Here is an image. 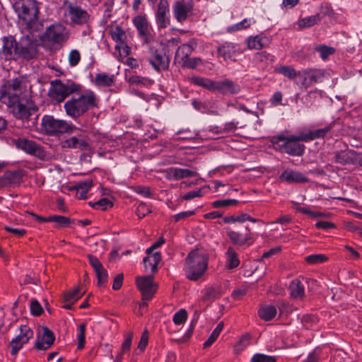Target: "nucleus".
Segmentation results:
<instances>
[{"label":"nucleus","mask_w":362,"mask_h":362,"mask_svg":"<svg viewBox=\"0 0 362 362\" xmlns=\"http://www.w3.org/2000/svg\"><path fill=\"white\" fill-rule=\"evenodd\" d=\"M61 147L65 148H78L81 151L88 150L89 144L84 134L74 136L61 142Z\"/></svg>","instance_id":"obj_20"},{"label":"nucleus","mask_w":362,"mask_h":362,"mask_svg":"<svg viewBox=\"0 0 362 362\" xmlns=\"http://www.w3.org/2000/svg\"><path fill=\"white\" fill-rule=\"evenodd\" d=\"M16 147L31 155L37 144L31 140L19 138L15 140Z\"/></svg>","instance_id":"obj_34"},{"label":"nucleus","mask_w":362,"mask_h":362,"mask_svg":"<svg viewBox=\"0 0 362 362\" xmlns=\"http://www.w3.org/2000/svg\"><path fill=\"white\" fill-rule=\"evenodd\" d=\"M81 60L80 52L76 49H73L69 54V62L71 66H76Z\"/></svg>","instance_id":"obj_55"},{"label":"nucleus","mask_w":362,"mask_h":362,"mask_svg":"<svg viewBox=\"0 0 362 362\" xmlns=\"http://www.w3.org/2000/svg\"><path fill=\"white\" fill-rule=\"evenodd\" d=\"M160 259L161 257L159 252H150L149 254H148L147 257H145L144 258L145 269L146 271L148 270V262H151V272H156L157 271V265L158 262L160 261Z\"/></svg>","instance_id":"obj_31"},{"label":"nucleus","mask_w":362,"mask_h":362,"mask_svg":"<svg viewBox=\"0 0 362 362\" xmlns=\"http://www.w3.org/2000/svg\"><path fill=\"white\" fill-rule=\"evenodd\" d=\"M223 328V322H221L212 332L208 339L204 343V348L210 346L216 340Z\"/></svg>","instance_id":"obj_42"},{"label":"nucleus","mask_w":362,"mask_h":362,"mask_svg":"<svg viewBox=\"0 0 362 362\" xmlns=\"http://www.w3.org/2000/svg\"><path fill=\"white\" fill-rule=\"evenodd\" d=\"M275 70L277 73L284 75L289 79H294L296 78H298V71L296 72L295 69L292 66H281L276 68Z\"/></svg>","instance_id":"obj_40"},{"label":"nucleus","mask_w":362,"mask_h":362,"mask_svg":"<svg viewBox=\"0 0 362 362\" xmlns=\"http://www.w3.org/2000/svg\"><path fill=\"white\" fill-rule=\"evenodd\" d=\"M325 76V71L320 69H305L298 71V80L305 88H308L315 83L322 82Z\"/></svg>","instance_id":"obj_10"},{"label":"nucleus","mask_w":362,"mask_h":362,"mask_svg":"<svg viewBox=\"0 0 362 362\" xmlns=\"http://www.w3.org/2000/svg\"><path fill=\"white\" fill-rule=\"evenodd\" d=\"M133 23L137 29L139 36L144 43H150L153 40V36L151 33L148 22L146 16H137L134 18Z\"/></svg>","instance_id":"obj_16"},{"label":"nucleus","mask_w":362,"mask_h":362,"mask_svg":"<svg viewBox=\"0 0 362 362\" xmlns=\"http://www.w3.org/2000/svg\"><path fill=\"white\" fill-rule=\"evenodd\" d=\"M222 291L220 287H210L206 289L205 293L202 297V301H212L221 296Z\"/></svg>","instance_id":"obj_38"},{"label":"nucleus","mask_w":362,"mask_h":362,"mask_svg":"<svg viewBox=\"0 0 362 362\" xmlns=\"http://www.w3.org/2000/svg\"><path fill=\"white\" fill-rule=\"evenodd\" d=\"M93 186V180H86L83 182H78L76 186V190H85L88 192L90 188Z\"/></svg>","instance_id":"obj_63"},{"label":"nucleus","mask_w":362,"mask_h":362,"mask_svg":"<svg viewBox=\"0 0 362 362\" xmlns=\"http://www.w3.org/2000/svg\"><path fill=\"white\" fill-rule=\"evenodd\" d=\"M148 62L157 71L167 70L169 68L170 59L168 57L163 54L162 52H160L153 57H150Z\"/></svg>","instance_id":"obj_24"},{"label":"nucleus","mask_w":362,"mask_h":362,"mask_svg":"<svg viewBox=\"0 0 362 362\" xmlns=\"http://www.w3.org/2000/svg\"><path fill=\"white\" fill-rule=\"evenodd\" d=\"M33 336V332L27 325H21L20 327V334L10 342L11 347V354L16 355L24 344L28 342L29 339Z\"/></svg>","instance_id":"obj_13"},{"label":"nucleus","mask_w":362,"mask_h":362,"mask_svg":"<svg viewBox=\"0 0 362 362\" xmlns=\"http://www.w3.org/2000/svg\"><path fill=\"white\" fill-rule=\"evenodd\" d=\"M41 129L48 135L55 136L59 134L73 133L77 127L65 120L57 119L50 115H45L42 119Z\"/></svg>","instance_id":"obj_8"},{"label":"nucleus","mask_w":362,"mask_h":362,"mask_svg":"<svg viewBox=\"0 0 362 362\" xmlns=\"http://www.w3.org/2000/svg\"><path fill=\"white\" fill-rule=\"evenodd\" d=\"M89 205L94 209H100L101 210H106L108 206L112 207L113 204L107 198H103L95 202H89Z\"/></svg>","instance_id":"obj_46"},{"label":"nucleus","mask_w":362,"mask_h":362,"mask_svg":"<svg viewBox=\"0 0 362 362\" xmlns=\"http://www.w3.org/2000/svg\"><path fill=\"white\" fill-rule=\"evenodd\" d=\"M95 272L97 276L98 285L102 286L107 281L108 274L107 272L104 269V267L101 268V269H99Z\"/></svg>","instance_id":"obj_56"},{"label":"nucleus","mask_w":362,"mask_h":362,"mask_svg":"<svg viewBox=\"0 0 362 362\" xmlns=\"http://www.w3.org/2000/svg\"><path fill=\"white\" fill-rule=\"evenodd\" d=\"M98 100L95 93L90 90H87L81 94L73 96L65 102L64 107L69 117L77 119L88 110L96 107Z\"/></svg>","instance_id":"obj_4"},{"label":"nucleus","mask_w":362,"mask_h":362,"mask_svg":"<svg viewBox=\"0 0 362 362\" xmlns=\"http://www.w3.org/2000/svg\"><path fill=\"white\" fill-rule=\"evenodd\" d=\"M327 259V257L321 254H315L311 255L308 257H306L305 260L309 264H318L325 262Z\"/></svg>","instance_id":"obj_51"},{"label":"nucleus","mask_w":362,"mask_h":362,"mask_svg":"<svg viewBox=\"0 0 362 362\" xmlns=\"http://www.w3.org/2000/svg\"><path fill=\"white\" fill-rule=\"evenodd\" d=\"M85 330H86V325L81 324L78 327V334L77 336L78 344V349H82L84 347L85 344Z\"/></svg>","instance_id":"obj_53"},{"label":"nucleus","mask_w":362,"mask_h":362,"mask_svg":"<svg viewBox=\"0 0 362 362\" xmlns=\"http://www.w3.org/2000/svg\"><path fill=\"white\" fill-rule=\"evenodd\" d=\"M320 349H315L308 354L307 358L302 362H319L320 357Z\"/></svg>","instance_id":"obj_59"},{"label":"nucleus","mask_w":362,"mask_h":362,"mask_svg":"<svg viewBox=\"0 0 362 362\" xmlns=\"http://www.w3.org/2000/svg\"><path fill=\"white\" fill-rule=\"evenodd\" d=\"M1 42L0 58L5 61H17L21 58L29 60L35 57L37 54V49L34 45L31 43L24 45L22 42H18L11 35L4 37Z\"/></svg>","instance_id":"obj_2"},{"label":"nucleus","mask_w":362,"mask_h":362,"mask_svg":"<svg viewBox=\"0 0 362 362\" xmlns=\"http://www.w3.org/2000/svg\"><path fill=\"white\" fill-rule=\"evenodd\" d=\"M168 174L170 177L175 180H180L185 177H192L197 175V173L195 170L179 168H170Z\"/></svg>","instance_id":"obj_28"},{"label":"nucleus","mask_w":362,"mask_h":362,"mask_svg":"<svg viewBox=\"0 0 362 362\" xmlns=\"http://www.w3.org/2000/svg\"><path fill=\"white\" fill-rule=\"evenodd\" d=\"M259 316L265 321L271 320L276 315V308L274 305L262 306L259 310Z\"/></svg>","instance_id":"obj_36"},{"label":"nucleus","mask_w":362,"mask_h":362,"mask_svg":"<svg viewBox=\"0 0 362 362\" xmlns=\"http://www.w3.org/2000/svg\"><path fill=\"white\" fill-rule=\"evenodd\" d=\"M132 338L133 332H130L127 334L124 342L122 344V355L130 349Z\"/></svg>","instance_id":"obj_60"},{"label":"nucleus","mask_w":362,"mask_h":362,"mask_svg":"<svg viewBox=\"0 0 362 362\" xmlns=\"http://www.w3.org/2000/svg\"><path fill=\"white\" fill-rule=\"evenodd\" d=\"M357 154L354 151L346 150L337 151L334 153V160L340 165H350L356 163Z\"/></svg>","instance_id":"obj_22"},{"label":"nucleus","mask_w":362,"mask_h":362,"mask_svg":"<svg viewBox=\"0 0 362 362\" xmlns=\"http://www.w3.org/2000/svg\"><path fill=\"white\" fill-rule=\"evenodd\" d=\"M279 179L288 183H305L308 182V177L301 173L293 170H286L280 175Z\"/></svg>","instance_id":"obj_23"},{"label":"nucleus","mask_w":362,"mask_h":362,"mask_svg":"<svg viewBox=\"0 0 362 362\" xmlns=\"http://www.w3.org/2000/svg\"><path fill=\"white\" fill-rule=\"evenodd\" d=\"M31 155H33L43 160H47L49 158V156L47 153V152L43 149L42 146H40L38 144L36 145Z\"/></svg>","instance_id":"obj_57"},{"label":"nucleus","mask_w":362,"mask_h":362,"mask_svg":"<svg viewBox=\"0 0 362 362\" xmlns=\"http://www.w3.org/2000/svg\"><path fill=\"white\" fill-rule=\"evenodd\" d=\"M251 339V335L250 334H244L238 343L235 345L234 349L236 353H240L243 350H244L247 346H249L250 341Z\"/></svg>","instance_id":"obj_44"},{"label":"nucleus","mask_w":362,"mask_h":362,"mask_svg":"<svg viewBox=\"0 0 362 362\" xmlns=\"http://www.w3.org/2000/svg\"><path fill=\"white\" fill-rule=\"evenodd\" d=\"M24 173L22 170H7L0 177V188L15 187L23 181Z\"/></svg>","instance_id":"obj_15"},{"label":"nucleus","mask_w":362,"mask_h":362,"mask_svg":"<svg viewBox=\"0 0 362 362\" xmlns=\"http://www.w3.org/2000/svg\"><path fill=\"white\" fill-rule=\"evenodd\" d=\"M64 6V16L70 25H83L88 23L90 16L86 10L71 2H65Z\"/></svg>","instance_id":"obj_9"},{"label":"nucleus","mask_w":362,"mask_h":362,"mask_svg":"<svg viewBox=\"0 0 362 362\" xmlns=\"http://www.w3.org/2000/svg\"><path fill=\"white\" fill-rule=\"evenodd\" d=\"M247 288L246 287L238 288L233 291L231 296L235 300H240L247 293Z\"/></svg>","instance_id":"obj_64"},{"label":"nucleus","mask_w":362,"mask_h":362,"mask_svg":"<svg viewBox=\"0 0 362 362\" xmlns=\"http://www.w3.org/2000/svg\"><path fill=\"white\" fill-rule=\"evenodd\" d=\"M252 362H276V358L272 356H267L262 354H255L252 359Z\"/></svg>","instance_id":"obj_50"},{"label":"nucleus","mask_w":362,"mask_h":362,"mask_svg":"<svg viewBox=\"0 0 362 362\" xmlns=\"http://www.w3.org/2000/svg\"><path fill=\"white\" fill-rule=\"evenodd\" d=\"M201 59L199 58H189L187 57L186 59H184L182 62L183 66L189 68V69H194L197 64L198 62H200Z\"/></svg>","instance_id":"obj_62"},{"label":"nucleus","mask_w":362,"mask_h":362,"mask_svg":"<svg viewBox=\"0 0 362 362\" xmlns=\"http://www.w3.org/2000/svg\"><path fill=\"white\" fill-rule=\"evenodd\" d=\"M112 38L117 42L123 43L126 39L125 32L119 26H116L110 30Z\"/></svg>","instance_id":"obj_43"},{"label":"nucleus","mask_w":362,"mask_h":362,"mask_svg":"<svg viewBox=\"0 0 362 362\" xmlns=\"http://www.w3.org/2000/svg\"><path fill=\"white\" fill-rule=\"evenodd\" d=\"M303 134L291 135L288 136H278L272 140L274 148L291 156H301L304 153L305 146L298 141H303Z\"/></svg>","instance_id":"obj_6"},{"label":"nucleus","mask_w":362,"mask_h":362,"mask_svg":"<svg viewBox=\"0 0 362 362\" xmlns=\"http://www.w3.org/2000/svg\"><path fill=\"white\" fill-rule=\"evenodd\" d=\"M28 81L19 76L7 80L0 89V98L3 103L11 109L17 119H28L37 110L30 95L27 93Z\"/></svg>","instance_id":"obj_1"},{"label":"nucleus","mask_w":362,"mask_h":362,"mask_svg":"<svg viewBox=\"0 0 362 362\" xmlns=\"http://www.w3.org/2000/svg\"><path fill=\"white\" fill-rule=\"evenodd\" d=\"M218 57H222L224 61H236V57L241 54L237 45L230 42H225L217 47Z\"/></svg>","instance_id":"obj_18"},{"label":"nucleus","mask_w":362,"mask_h":362,"mask_svg":"<svg viewBox=\"0 0 362 362\" xmlns=\"http://www.w3.org/2000/svg\"><path fill=\"white\" fill-rule=\"evenodd\" d=\"M320 20V15L316 14L300 19L298 22V25L300 28H310L319 23Z\"/></svg>","instance_id":"obj_39"},{"label":"nucleus","mask_w":362,"mask_h":362,"mask_svg":"<svg viewBox=\"0 0 362 362\" xmlns=\"http://www.w3.org/2000/svg\"><path fill=\"white\" fill-rule=\"evenodd\" d=\"M240 90V85L229 78H224L216 82L215 91L225 95L238 94Z\"/></svg>","instance_id":"obj_19"},{"label":"nucleus","mask_w":362,"mask_h":362,"mask_svg":"<svg viewBox=\"0 0 362 362\" xmlns=\"http://www.w3.org/2000/svg\"><path fill=\"white\" fill-rule=\"evenodd\" d=\"M226 234L233 244L238 246H243L252 239V234L250 232L243 235L240 233L233 230L230 228H226Z\"/></svg>","instance_id":"obj_25"},{"label":"nucleus","mask_w":362,"mask_h":362,"mask_svg":"<svg viewBox=\"0 0 362 362\" xmlns=\"http://www.w3.org/2000/svg\"><path fill=\"white\" fill-rule=\"evenodd\" d=\"M332 129L331 125L324 128L310 131L308 133H302L303 141L313 140L316 138H323Z\"/></svg>","instance_id":"obj_30"},{"label":"nucleus","mask_w":362,"mask_h":362,"mask_svg":"<svg viewBox=\"0 0 362 362\" xmlns=\"http://www.w3.org/2000/svg\"><path fill=\"white\" fill-rule=\"evenodd\" d=\"M55 336L52 330L47 327L42 328V332L37 336L35 347L38 350H47L54 342Z\"/></svg>","instance_id":"obj_21"},{"label":"nucleus","mask_w":362,"mask_h":362,"mask_svg":"<svg viewBox=\"0 0 362 362\" xmlns=\"http://www.w3.org/2000/svg\"><path fill=\"white\" fill-rule=\"evenodd\" d=\"M49 220L57 223L59 227L66 226L72 222V220L69 218L59 215L50 216H49Z\"/></svg>","instance_id":"obj_47"},{"label":"nucleus","mask_w":362,"mask_h":362,"mask_svg":"<svg viewBox=\"0 0 362 362\" xmlns=\"http://www.w3.org/2000/svg\"><path fill=\"white\" fill-rule=\"evenodd\" d=\"M151 211L148 206H147L145 203H140L136 210V214L139 217V218H142L148 214L151 213Z\"/></svg>","instance_id":"obj_54"},{"label":"nucleus","mask_w":362,"mask_h":362,"mask_svg":"<svg viewBox=\"0 0 362 362\" xmlns=\"http://www.w3.org/2000/svg\"><path fill=\"white\" fill-rule=\"evenodd\" d=\"M189 81L195 86L202 87L209 91H215L216 81H213L204 77L192 76L189 78Z\"/></svg>","instance_id":"obj_27"},{"label":"nucleus","mask_w":362,"mask_h":362,"mask_svg":"<svg viewBox=\"0 0 362 362\" xmlns=\"http://www.w3.org/2000/svg\"><path fill=\"white\" fill-rule=\"evenodd\" d=\"M19 23L30 32L39 30V6L36 0H19L15 5Z\"/></svg>","instance_id":"obj_3"},{"label":"nucleus","mask_w":362,"mask_h":362,"mask_svg":"<svg viewBox=\"0 0 362 362\" xmlns=\"http://www.w3.org/2000/svg\"><path fill=\"white\" fill-rule=\"evenodd\" d=\"M193 4L185 0L176 1L173 6V12L179 23L185 22L192 14Z\"/></svg>","instance_id":"obj_14"},{"label":"nucleus","mask_w":362,"mask_h":362,"mask_svg":"<svg viewBox=\"0 0 362 362\" xmlns=\"http://www.w3.org/2000/svg\"><path fill=\"white\" fill-rule=\"evenodd\" d=\"M267 39L260 35L250 37L247 40V47L250 49H259L266 45Z\"/></svg>","instance_id":"obj_35"},{"label":"nucleus","mask_w":362,"mask_h":362,"mask_svg":"<svg viewBox=\"0 0 362 362\" xmlns=\"http://www.w3.org/2000/svg\"><path fill=\"white\" fill-rule=\"evenodd\" d=\"M43 312V309L37 300H32L30 302V313L35 316H39Z\"/></svg>","instance_id":"obj_58"},{"label":"nucleus","mask_w":362,"mask_h":362,"mask_svg":"<svg viewBox=\"0 0 362 362\" xmlns=\"http://www.w3.org/2000/svg\"><path fill=\"white\" fill-rule=\"evenodd\" d=\"M209 258L198 250L191 251L185 259V272L191 281L199 280L208 268Z\"/></svg>","instance_id":"obj_5"},{"label":"nucleus","mask_w":362,"mask_h":362,"mask_svg":"<svg viewBox=\"0 0 362 362\" xmlns=\"http://www.w3.org/2000/svg\"><path fill=\"white\" fill-rule=\"evenodd\" d=\"M187 319V313L185 309H180L177 313H175L173 316V322L175 325H182Z\"/></svg>","instance_id":"obj_49"},{"label":"nucleus","mask_w":362,"mask_h":362,"mask_svg":"<svg viewBox=\"0 0 362 362\" xmlns=\"http://www.w3.org/2000/svg\"><path fill=\"white\" fill-rule=\"evenodd\" d=\"M115 83L114 75H108L105 73H100L95 75V83L98 86L109 87Z\"/></svg>","instance_id":"obj_33"},{"label":"nucleus","mask_w":362,"mask_h":362,"mask_svg":"<svg viewBox=\"0 0 362 362\" xmlns=\"http://www.w3.org/2000/svg\"><path fill=\"white\" fill-rule=\"evenodd\" d=\"M46 37L54 43H63L68 39L67 32L64 26L56 24L49 26L46 31Z\"/></svg>","instance_id":"obj_17"},{"label":"nucleus","mask_w":362,"mask_h":362,"mask_svg":"<svg viewBox=\"0 0 362 362\" xmlns=\"http://www.w3.org/2000/svg\"><path fill=\"white\" fill-rule=\"evenodd\" d=\"M196 45L197 44L194 40H190L189 42L182 44L178 47L175 56V60L180 59L181 61H183L189 57Z\"/></svg>","instance_id":"obj_26"},{"label":"nucleus","mask_w":362,"mask_h":362,"mask_svg":"<svg viewBox=\"0 0 362 362\" xmlns=\"http://www.w3.org/2000/svg\"><path fill=\"white\" fill-rule=\"evenodd\" d=\"M80 90L81 86L71 81L63 82L61 80L56 79L51 81L48 95L51 100L59 103L71 94L77 93Z\"/></svg>","instance_id":"obj_7"},{"label":"nucleus","mask_w":362,"mask_h":362,"mask_svg":"<svg viewBox=\"0 0 362 362\" xmlns=\"http://www.w3.org/2000/svg\"><path fill=\"white\" fill-rule=\"evenodd\" d=\"M227 266L230 269H233L237 267L240 261L238 257V255L235 251L231 247H228L227 251Z\"/></svg>","instance_id":"obj_41"},{"label":"nucleus","mask_w":362,"mask_h":362,"mask_svg":"<svg viewBox=\"0 0 362 362\" xmlns=\"http://www.w3.org/2000/svg\"><path fill=\"white\" fill-rule=\"evenodd\" d=\"M136 283L143 300H150L157 290V285L153 282V276H138L136 279Z\"/></svg>","instance_id":"obj_11"},{"label":"nucleus","mask_w":362,"mask_h":362,"mask_svg":"<svg viewBox=\"0 0 362 362\" xmlns=\"http://www.w3.org/2000/svg\"><path fill=\"white\" fill-rule=\"evenodd\" d=\"M158 29H164L170 23V6L168 0H160L155 13Z\"/></svg>","instance_id":"obj_12"},{"label":"nucleus","mask_w":362,"mask_h":362,"mask_svg":"<svg viewBox=\"0 0 362 362\" xmlns=\"http://www.w3.org/2000/svg\"><path fill=\"white\" fill-rule=\"evenodd\" d=\"M290 295L295 299H302L305 296L304 286L298 279L293 280L289 285Z\"/></svg>","instance_id":"obj_29"},{"label":"nucleus","mask_w":362,"mask_h":362,"mask_svg":"<svg viewBox=\"0 0 362 362\" xmlns=\"http://www.w3.org/2000/svg\"><path fill=\"white\" fill-rule=\"evenodd\" d=\"M315 50L320 53V57L324 61L326 60L329 55L333 54L335 52V49L333 47L326 45H318L315 47Z\"/></svg>","instance_id":"obj_45"},{"label":"nucleus","mask_w":362,"mask_h":362,"mask_svg":"<svg viewBox=\"0 0 362 362\" xmlns=\"http://www.w3.org/2000/svg\"><path fill=\"white\" fill-rule=\"evenodd\" d=\"M238 202L236 199H220L216 200L212 203L214 208L226 207L230 205H235Z\"/></svg>","instance_id":"obj_52"},{"label":"nucleus","mask_w":362,"mask_h":362,"mask_svg":"<svg viewBox=\"0 0 362 362\" xmlns=\"http://www.w3.org/2000/svg\"><path fill=\"white\" fill-rule=\"evenodd\" d=\"M256 23V21L253 18H245L242 21L228 26L226 28L228 33H234L238 30H241L243 29H246L250 27L251 25H253Z\"/></svg>","instance_id":"obj_37"},{"label":"nucleus","mask_w":362,"mask_h":362,"mask_svg":"<svg viewBox=\"0 0 362 362\" xmlns=\"http://www.w3.org/2000/svg\"><path fill=\"white\" fill-rule=\"evenodd\" d=\"M160 259L161 257L159 252H150L149 254H148L147 257H145L144 258L145 269L146 271L148 270V262H151V272H156L157 271V265L158 262L160 261Z\"/></svg>","instance_id":"obj_32"},{"label":"nucleus","mask_w":362,"mask_h":362,"mask_svg":"<svg viewBox=\"0 0 362 362\" xmlns=\"http://www.w3.org/2000/svg\"><path fill=\"white\" fill-rule=\"evenodd\" d=\"M4 228L7 232L12 233L14 236L18 238L23 237L26 233V230L23 228H15L7 226H5Z\"/></svg>","instance_id":"obj_61"},{"label":"nucleus","mask_w":362,"mask_h":362,"mask_svg":"<svg viewBox=\"0 0 362 362\" xmlns=\"http://www.w3.org/2000/svg\"><path fill=\"white\" fill-rule=\"evenodd\" d=\"M81 295L79 294V288H76L72 291H68L64 295V300L65 302H75L81 298Z\"/></svg>","instance_id":"obj_48"}]
</instances>
